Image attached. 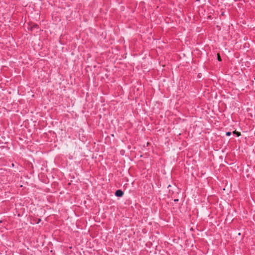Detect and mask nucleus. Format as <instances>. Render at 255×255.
Returning <instances> with one entry per match:
<instances>
[{
    "label": "nucleus",
    "instance_id": "f257e3e1",
    "mask_svg": "<svg viewBox=\"0 0 255 255\" xmlns=\"http://www.w3.org/2000/svg\"><path fill=\"white\" fill-rule=\"evenodd\" d=\"M115 195L118 197H122L124 195V193L122 190H118L116 191Z\"/></svg>",
    "mask_w": 255,
    "mask_h": 255
},
{
    "label": "nucleus",
    "instance_id": "f03ea898",
    "mask_svg": "<svg viewBox=\"0 0 255 255\" xmlns=\"http://www.w3.org/2000/svg\"><path fill=\"white\" fill-rule=\"evenodd\" d=\"M233 133L234 134H236L237 136H239L241 135V132L237 131L236 130L233 131Z\"/></svg>",
    "mask_w": 255,
    "mask_h": 255
},
{
    "label": "nucleus",
    "instance_id": "7ed1b4c3",
    "mask_svg": "<svg viewBox=\"0 0 255 255\" xmlns=\"http://www.w3.org/2000/svg\"><path fill=\"white\" fill-rule=\"evenodd\" d=\"M217 56H218V61H222V59H221V56L220 55V54L219 53H218L217 54Z\"/></svg>",
    "mask_w": 255,
    "mask_h": 255
},
{
    "label": "nucleus",
    "instance_id": "20e7f679",
    "mask_svg": "<svg viewBox=\"0 0 255 255\" xmlns=\"http://www.w3.org/2000/svg\"><path fill=\"white\" fill-rule=\"evenodd\" d=\"M226 134V135H227V136H230V135H231V132H230V131H228V132H227Z\"/></svg>",
    "mask_w": 255,
    "mask_h": 255
},
{
    "label": "nucleus",
    "instance_id": "39448f33",
    "mask_svg": "<svg viewBox=\"0 0 255 255\" xmlns=\"http://www.w3.org/2000/svg\"><path fill=\"white\" fill-rule=\"evenodd\" d=\"M178 201V199H175V200H174V201H175V202H177V201Z\"/></svg>",
    "mask_w": 255,
    "mask_h": 255
}]
</instances>
